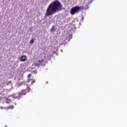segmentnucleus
<instances>
[{
    "mask_svg": "<svg viewBox=\"0 0 127 127\" xmlns=\"http://www.w3.org/2000/svg\"><path fill=\"white\" fill-rule=\"evenodd\" d=\"M62 7L63 6L60 1L58 0L53 1L47 8L45 18L47 16H50V15H53V14H55L56 12L62 10Z\"/></svg>",
    "mask_w": 127,
    "mask_h": 127,
    "instance_id": "obj_1",
    "label": "nucleus"
},
{
    "mask_svg": "<svg viewBox=\"0 0 127 127\" xmlns=\"http://www.w3.org/2000/svg\"><path fill=\"white\" fill-rule=\"evenodd\" d=\"M25 95H26V92L25 91L22 90L19 93H15L11 95V97L13 98V99H17V100H19L22 96H24Z\"/></svg>",
    "mask_w": 127,
    "mask_h": 127,
    "instance_id": "obj_2",
    "label": "nucleus"
},
{
    "mask_svg": "<svg viewBox=\"0 0 127 127\" xmlns=\"http://www.w3.org/2000/svg\"><path fill=\"white\" fill-rule=\"evenodd\" d=\"M77 12H79V8L77 7V6H75L71 8L70 10V13L71 15H74V14H75V13H77Z\"/></svg>",
    "mask_w": 127,
    "mask_h": 127,
    "instance_id": "obj_3",
    "label": "nucleus"
},
{
    "mask_svg": "<svg viewBox=\"0 0 127 127\" xmlns=\"http://www.w3.org/2000/svg\"><path fill=\"white\" fill-rule=\"evenodd\" d=\"M44 60H39L37 61L36 62L34 63V64L35 66H37V67H40L41 66H43L44 65Z\"/></svg>",
    "mask_w": 127,
    "mask_h": 127,
    "instance_id": "obj_4",
    "label": "nucleus"
},
{
    "mask_svg": "<svg viewBox=\"0 0 127 127\" xmlns=\"http://www.w3.org/2000/svg\"><path fill=\"white\" fill-rule=\"evenodd\" d=\"M20 60L21 62H25L27 60V57L25 55L22 56L20 58Z\"/></svg>",
    "mask_w": 127,
    "mask_h": 127,
    "instance_id": "obj_5",
    "label": "nucleus"
},
{
    "mask_svg": "<svg viewBox=\"0 0 127 127\" xmlns=\"http://www.w3.org/2000/svg\"><path fill=\"white\" fill-rule=\"evenodd\" d=\"M77 7L79 8V11H80V10H82V9H84V8H85V6H77Z\"/></svg>",
    "mask_w": 127,
    "mask_h": 127,
    "instance_id": "obj_6",
    "label": "nucleus"
},
{
    "mask_svg": "<svg viewBox=\"0 0 127 127\" xmlns=\"http://www.w3.org/2000/svg\"><path fill=\"white\" fill-rule=\"evenodd\" d=\"M23 91H25V92H26V91H27V92H30V87H29L28 86V85H27V89L23 90Z\"/></svg>",
    "mask_w": 127,
    "mask_h": 127,
    "instance_id": "obj_7",
    "label": "nucleus"
},
{
    "mask_svg": "<svg viewBox=\"0 0 127 127\" xmlns=\"http://www.w3.org/2000/svg\"><path fill=\"white\" fill-rule=\"evenodd\" d=\"M11 100H10L8 98L6 99V104H9V103H11Z\"/></svg>",
    "mask_w": 127,
    "mask_h": 127,
    "instance_id": "obj_8",
    "label": "nucleus"
},
{
    "mask_svg": "<svg viewBox=\"0 0 127 127\" xmlns=\"http://www.w3.org/2000/svg\"><path fill=\"white\" fill-rule=\"evenodd\" d=\"M30 43L31 44H33V43H34V39L33 38L31 39V40L30 41Z\"/></svg>",
    "mask_w": 127,
    "mask_h": 127,
    "instance_id": "obj_9",
    "label": "nucleus"
},
{
    "mask_svg": "<svg viewBox=\"0 0 127 127\" xmlns=\"http://www.w3.org/2000/svg\"><path fill=\"white\" fill-rule=\"evenodd\" d=\"M11 84H12V82L11 81H9L6 82V85H11Z\"/></svg>",
    "mask_w": 127,
    "mask_h": 127,
    "instance_id": "obj_10",
    "label": "nucleus"
},
{
    "mask_svg": "<svg viewBox=\"0 0 127 127\" xmlns=\"http://www.w3.org/2000/svg\"><path fill=\"white\" fill-rule=\"evenodd\" d=\"M23 79V76H21L18 78V81H20V80H22Z\"/></svg>",
    "mask_w": 127,
    "mask_h": 127,
    "instance_id": "obj_11",
    "label": "nucleus"
},
{
    "mask_svg": "<svg viewBox=\"0 0 127 127\" xmlns=\"http://www.w3.org/2000/svg\"><path fill=\"white\" fill-rule=\"evenodd\" d=\"M22 85H25V83H24V81H22L19 83L20 86H22Z\"/></svg>",
    "mask_w": 127,
    "mask_h": 127,
    "instance_id": "obj_12",
    "label": "nucleus"
},
{
    "mask_svg": "<svg viewBox=\"0 0 127 127\" xmlns=\"http://www.w3.org/2000/svg\"><path fill=\"white\" fill-rule=\"evenodd\" d=\"M54 30H55V27L53 26L52 29H51V31L53 32L54 31Z\"/></svg>",
    "mask_w": 127,
    "mask_h": 127,
    "instance_id": "obj_13",
    "label": "nucleus"
},
{
    "mask_svg": "<svg viewBox=\"0 0 127 127\" xmlns=\"http://www.w3.org/2000/svg\"><path fill=\"white\" fill-rule=\"evenodd\" d=\"M36 80L35 79H33L32 81L31 82V85H33V83H35Z\"/></svg>",
    "mask_w": 127,
    "mask_h": 127,
    "instance_id": "obj_14",
    "label": "nucleus"
},
{
    "mask_svg": "<svg viewBox=\"0 0 127 127\" xmlns=\"http://www.w3.org/2000/svg\"><path fill=\"white\" fill-rule=\"evenodd\" d=\"M9 109H13V105H11L9 107Z\"/></svg>",
    "mask_w": 127,
    "mask_h": 127,
    "instance_id": "obj_15",
    "label": "nucleus"
},
{
    "mask_svg": "<svg viewBox=\"0 0 127 127\" xmlns=\"http://www.w3.org/2000/svg\"><path fill=\"white\" fill-rule=\"evenodd\" d=\"M29 82H30V79H28L27 80V83H29Z\"/></svg>",
    "mask_w": 127,
    "mask_h": 127,
    "instance_id": "obj_16",
    "label": "nucleus"
},
{
    "mask_svg": "<svg viewBox=\"0 0 127 127\" xmlns=\"http://www.w3.org/2000/svg\"><path fill=\"white\" fill-rule=\"evenodd\" d=\"M30 77H31V74H29L28 75V78H30Z\"/></svg>",
    "mask_w": 127,
    "mask_h": 127,
    "instance_id": "obj_17",
    "label": "nucleus"
},
{
    "mask_svg": "<svg viewBox=\"0 0 127 127\" xmlns=\"http://www.w3.org/2000/svg\"><path fill=\"white\" fill-rule=\"evenodd\" d=\"M56 53H57V52L56 51L53 52V54H56Z\"/></svg>",
    "mask_w": 127,
    "mask_h": 127,
    "instance_id": "obj_18",
    "label": "nucleus"
},
{
    "mask_svg": "<svg viewBox=\"0 0 127 127\" xmlns=\"http://www.w3.org/2000/svg\"><path fill=\"white\" fill-rule=\"evenodd\" d=\"M93 0H89V3L92 2V1H93Z\"/></svg>",
    "mask_w": 127,
    "mask_h": 127,
    "instance_id": "obj_19",
    "label": "nucleus"
},
{
    "mask_svg": "<svg viewBox=\"0 0 127 127\" xmlns=\"http://www.w3.org/2000/svg\"><path fill=\"white\" fill-rule=\"evenodd\" d=\"M33 72L34 73H35V74H36L37 73V71H36V70H34Z\"/></svg>",
    "mask_w": 127,
    "mask_h": 127,
    "instance_id": "obj_20",
    "label": "nucleus"
},
{
    "mask_svg": "<svg viewBox=\"0 0 127 127\" xmlns=\"http://www.w3.org/2000/svg\"><path fill=\"white\" fill-rule=\"evenodd\" d=\"M24 84H24V85H27V84L26 83V82H24Z\"/></svg>",
    "mask_w": 127,
    "mask_h": 127,
    "instance_id": "obj_21",
    "label": "nucleus"
},
{
    "mask_svg": "<svg viewBox=\"0 0 127 127\" xmlns=\"http://www.w3.org/2000/svg\"><path fill=\"white\" fill-rule=\"evenodd\" d=\"M82 20L84 19V17H81Z\"/></svg>",
    "mask_w": 127,
    "mask_h": 127,
    "instance_id": "obj_22",
    "label": "nucleus"
},
{
    "mask_svg": "<svg viewBox=\"0 0 127 127\" xmlns=\"http://www.w3.org/2000/svg\"><path fill=\"white\" fill-rule=\"evenodd\" d=\"M75 20H76V21H78V19H75Z\"/></svg>",
    "mask_w": 127,
    "mask_h": 127,
    "instance_id": "obj_23",
    "label": "nucleus"
},
{
    "mask_svg": "<svg viewBox=\"0 0 127 127\" xmlns=\"http://www.w3.org/2000/svg\"><path fill=\"white\" fill-rule=\"evenodd\" d=\"M0 108V109H2V107L1 106Z\"/></svg>",
    "mask_w": 127,
    "mask_h": 127,
    "instance_id": "obj_24",
    "label": "nucleus"
},
{
    "mask_svg": "<svg viewBox=\"0 0 127 127\" xmlns=\"http://www.w3.org/2000/svg\"><path fill=\"white\" fill-rule=\"evenodd\" d=\"M46 84H48V81H47V82H46Z\"/></svg>",
    "mask_w": 127,
    "mask_h": 127,
    "instance_id": "obj_25",
    "label": "nucleus"
},
{
    "mask_svg": "<svg viewBox=\"0 0 127 127\" xmlns=\"http://www.w3.org/2000/svg\"><path fill=\"white\" fill-rule=\"evenodd\" d=\"M61 52H63V51H62V50H61Z\"/></svg>",
    "mask_w": 127,
    "mask_h": 127,
    "instance_id": "obj_26",
    "label": "nucleus"
},
{
    "mask_svg": "<svg viewBox=\"0 0 127 127\" xmlns=\"http://www.w3.org/2000/svg\"><path fill=\"white\" fill-rule=\"evenodd\" d=\"M5 127H6V126H5Z\"/></svg>",
    "mask_w": 127,
    "mask_h": 127,
    "instance_id": "obj_27",
    "label": "nucleus"
}]
</instances>
